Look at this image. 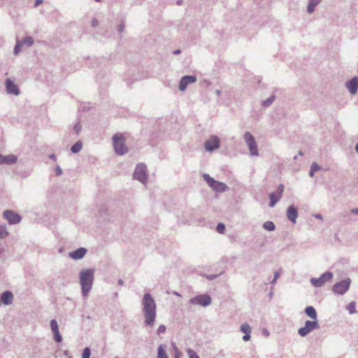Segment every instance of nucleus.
Listing matches in <instances>:
<instances>
[{
	"label": "nucleus",
	"instance_id": "f257e3e1",
	"mask_svg": "<svg viewBox=\"0 0 358 358\" xmlns=\"http://www.w3.org/2000/svg\"><path fill=\"white\" fill-rule=\"evenodd\" d=\"M143 313L145 317L144 324L153 327L156 319V303L150 293H145L142 300Z\"/></svg>",
	"mask_w": 358,
	"mask_h": 358
},
{
	"label": "nucleus",
	"instance_id": "f03ea898",
	"mask_svg": "<svg viewBox=\"0 0 358 358\" xmlns=\"http://www.w3.org/2000/svg\"><path fill=\"white\" fill-rule=\"evenodd\" d=\"M94 270L83 269L80 272V283L83 296L87 297L93 285Z\"/></svg>",
	"mask_w": 358,
	"mask_h": 358
},
{
	"label": "nucleus",
	"instance_id": "7ed1b4c3",
	"mask_svg": "<svg viewBox=\"0 0 358 358\" xmlns=\"http://www.w3.org/2000/svg\"><path fill=\"white\" fill-rule=\"evenodd\" d=\"M113 143L115 152L118 155H123L128 151L124 144V136L121 134H116L113 136Z\"/></svg>",
	"mask_w": 358,
	"mask_h": 358
},
{
	"label": "nucleus",
	"instance_id": "20e7f679",
	"mask_svg": "<svg viewBox=\"0 0 358 358\" xmlns=\"http://www.w3.org/2000/svg\"><path fill=\"white\" fill-rule=\"evenodd\" d=\"M351 282V279L348 278L335 283L332 287V292L338 295H343L348 291Z\"/></svg>",
	"mask_w": 358,
	"mask_h": 358
},
{
	"label": "nucleus",
	"instance_id": "39448f33",
	"mask_svg": "<svg viewBox=\"0 0 358 358\" xmlns=\"http://www.w3.org/2000/svg\"><path fill=\"white\" fill-rule=\"evenodd\" d=\"M244 140L249 148L250 155L251 156H258L259 152L257 145L255 137L249 131H246L244 134Z\"/></svg>",
	"mask_w": 358,
	"mask_h": 358
},
{
	"label": "nucleus",
	"instance_id": "423d86ee",
	"mask_svg": "<svg viewBox=\"0 0 358 358\" xmlns=\"http://www.w3.org/2000/svg\"><path fill=\"white\" fill-rule=\"evenodd\" d=\"M133 178L140 181L141 183H145L148 179L147 167L145 164L140 163L136 165Z\"/></svg>",
	"mask_w": 358,
	"mask_h": 358
},
{
	"label": "nucleus",
	"instance_id": "0eeeda50",
	"mask_svg": "<svg viewBox=\"0 0 358 358\" xmlns=\"http://www.w3.org/2000/svg\"><path fill=\"white\" fill-rule=\"evenodd\" d=\"M319 328L320 326L317 320H307L305 322L304 327L299 329L298 334L301 337H305L313 330L318 329Z\"/></svg>",
	"mask_w": 358,
	"mask_h": 358
},
{
	"label": "nucleus",
	"instance_id": "6e6552de",
	"mask_svg": "<svg viewBox=\"0 0 358 358\" xmlns=\"http://www.w3.org/2000/svg\"><path fill=\"white\" fill-rule=\"evenodd\" d=\"M333 278V273L331 271H327L322 274L319 278H312L310 282L315 287H321L323 285L330 281Z\"/></svg>",
	"mask_w": 358,
	"mask_h": 358
},
{
	"label": "nucleus",
	"instance_id": "1a4fd4ad",
	"mask_svg": "<svg viewBox=\"0 0 358 358\" xmlns=\"http://www.w3.org/2000/svg\"><path fill=\"white\" fill-rule=\"evenodd\" d=\"M220 146V140L218 136L212 135L204 143V148L208 152H213Z\"/></svg>",
	"mask_w": 358,
	"mask_h": 358
},
{
	"label": "nucleus",
	"instance_id": "9d476101",
	"mask_svg": "<svg viewBox=\"0 0 358 358\" xmlns=\"http://www.w3.org/2000/svg\"><path fill=\"white\" fill-rule=\"evenodd\" d=\"M189 302L193 305H200L206 307L210 304L211 298L208 294H201L190 299Z\"/></svg>",
	"mask_w": 358,
	"mask_h": 358
},
{
	"label": "nucleus",
	"instance_id": "9b49d317",
	"mask_svg": "<svg viewBox=\"0 0 358 358\" xmlns=\"http://www.w3.org/2000/svg\"><path fill=\"white\" fill-rule=\"evenodd\" d=\"M284 192V185L282 184H280L278 186L277 190L274 192H271L269 194V207L272 208L275 206V205L280 200L282 193Z\"/></svg>",
	"mask_w": 358,
	"mask_h": 358
},
{
	"label": "nucleus",
	"instance_id": "f8f14e48",
	"mask_svg": "<svg viewBox=\"0 0 358 358\" xmlns=\"http://www.w3.org/2000/svg\"><path fill=\"white\" fill-rule=\"evenodd\" d=\"M3 216L10 224H17L21 220V217L20 215L14 213L12 210H5L3 213Z\"/></svg>",
	"mask_w": 358,
	"mask_h": 358
},
{
	"label": "nucleus",
	"instance_id": "ddd939ff",
	"mask_svg": "<svg viewBox=\"0 0 358 358\" xmlns=\"http://www.w3.org/2000/svg\"><path fill=\"white\" fill-rule=\"evenodd\" d=\"M6 91L8 94L18 96L20 93L17 85H15L10 78L6 79L5 81Z\"/></svg>",
	"mask_w": 358,
	"mask_h": 358
},
{
	"label": "nucleus",
	"instance_id": "4468645a",
	"mask_svg": "<svg viewBox=\"0 0 358 358\" xmlns=\"http://www.w3.org/2000/svg\"><path fill=\"white\" fill-rule=\"evenodd\" d=\"M50 326L54 340L58 343H61L62 341V336L59 333L57 322L55 320H52L50 322Z\"/></svg>",
	"mask_w": 358,
	"mask_h": 358
},
{
	"label": "nucleus",
	"instance_id": "2eb2a0df",
	"mask_svg": "<svg viewBox=\"0 0 358 358\" xmlns=\"http://www.w3.org/2000/svg\"><path fill=\"white\" fill-rule=\"evenodd\" d=\"M196 81V78L194 76H185L179 83V90L185 91L189 84L194 83Z\"/></svg>",
	"mask_w": 358,
	"mask_h": 358
},
{
	"label": "nucleus",
	"instance_id": "dca6fc26",
	"mask_svg": "<svg viewBox=\"0 0 358 358\" xmlns=\"http://www.w3.org/2000/svg\"><path fill=\"white\" fill-rule=\"evenodd\" d=\"M287 219L292 223H296V218L298 217V209L294 205H291L288 207L286 213Z\"/></svg>",
	"mask_w": 358,
	"mask_h": 358
},
{
	"label": "nucleus",
	"instance_id": "f3484780",
	"mask_svg": "<svg viewBox=\"0 0 358 358\" xmlns=\"http://www.w3.org/2000/svg\"><path fill=\"white\" fill-rule=\"evenodd\" d=\"M346 87L352 94H355L358 90V77L355 76L345 83Z\"/></svg>",
	"mask_w": 358,
	"mask_h": 358
},
{
	"label": "nucleus",
	"instance_id": "a211bd4d",
	"mask_svg": "<svg viewBox=\"0 0 358 358\" xmlns=\"http://www.w3.org/2000/svg\"><path fill=\"white\" fill-rule=\"evenodd\" d=\"M87 253V250L85 248H80L69 253V257L73 259H80L84 257Z\"/></svg>",
	"mask_w": 358,
	"mask_h": 358
},
{
	"label": "nucleus",
	"instance_id": "6ab92c4d",
	"mask_svg": "<svg viewBox=\"0 0 358 358\" xmlns=\"http://www.w3.org/2000/svg\"><path fill=\"white\" fill-rule=\"evenodd\" d=\"M17 157L15 155H2L0 154V164H12L17 162Z\"/></svg>",
	"mask_w": 358,
	"mask_h": 358
},
{
	"label": "nucleus",
	"instance_id": "aec40b11",
	"mask_svg": "<svg viewBox=\"0 0 358 358\" xmlns=\"http://www.w3.org/2000/svg\"><path fill=\"white\" fill-rule=\"evenodd\" d=\"M1 302L6 305H10L13 301V294L10 291H5L1 294Z\"/></svg>",
	"mask_w": 358,
	"mask_h": 358
},
{
	"label": "nucleus",
	"instance_id": "412c9836",
	"mask_svg": "<svg viewBox=\"0 0 358 358\" xmlns=\"http://www.w3.org/2000/svg\"><path fill=\"white\" fill-rule=\"evenodd\" d=\"M212 189L217 192H224L228 189V187L225 183L217 181L213 186Z\"/></svg>",
	"mask_w": 358,
	"mask_h": 358
},
{
	"label": "nucleus",
	"instance_id": "4be33fe9",
	"mask_svg": "<svg viewBox=\"0 0 358 358\" xmlns=\"http://www.w3.org/2000/svg\"><path fill=\"white\" fill-rule=\"evenodd\" d=\"M167 346L166 345L161 344L158 346L157 348V358H169V356L166 353Z\"/></svg>",
	"mask_w": 358,
	"mask_h": 358
},
{
	"label": "nucleus",
	"instance_id": "5701e85b",
	"mask_svg": "<svg viewBox=\"0 0 358 358\" xmlns=\"http://www.w3.org/2000/svg\"><path fill=\"white\" fill-rule=\"evenodd\" d=\"M305 313L313 320H317V312L313 306H309L305 308Z\"/></svg>",
	"mask_w": 358,
	"mask_h": 358
},
{
	"label": "nucleus",
	"instance_id": "b1692460",
	"mask_svg": "<svg viewBox=\"0 0 358 358\" xmlns=\"http://www.w3.org/2000/svg\"><path fill=\"white\" fill-rule=\"evenodd\" d=\"M322 0H309L307 12L308 13H313L315 10V7L320 4Z\"/></svg>",
	"mask_w": 358,
	"mask_h": 358
},
{
	"label": "nucleus",
	"instance_id": "393cba45",
	"mask_svg": "<svg viewBox=\"0 0 358 358\" xmlns=\"http://www.w3.org/2000/svg\"><path fill=\"white\" fill-rule=\"evenodd\" d=\"M20 42L22 45H26L31 47L34 45V38L31 36H25Z\"/></svg>",
	"mask_w": 358,
	"mask_h": 358
},
{
	"label": "nucleus",
	"instance_id": "a878e982",
	"mask_svg": "<svg viewBox=\"0 0 358 358\" xmlns=\"http://www.w3.org/2000/svg\"><path fill=\"white\" fill-rule=\"evenodd\" d=\"M263 228L267 231H272L275 230V226L272 221H266L263 224Z\"/></svg>",
	"mask_w": 358,
	"mask_h": 358
},
{
	"label": "nucleus",
	"instance_id": "bb28decb",
	"mask_svg": "<svg viewBox=\"0 0 358 358\" xmlns=\"http://www.w3.org/2000/svg\"><path fill=\"white\" fill-rule=\"evenodd\" d=\"M275 99V96L274 95H271L269 98H268L265 100H263L262 102V105L264 107L267 108V107L270 106L274 102Z\"/></svg>",
	"mask_w": 358,
	"mask_h": 358
},
{
	"label": "nucleus",
	"instance_id": "cd10ccee",
	"mask_svg": "<svg viewBox=\"0 0 358 358\" xmlns=\"http://www.w3.org/2000/svg\"><path fill=\"white\" fill-rule=\"evenodd\" d=\"M203 178L204 180L208 183V185L212 188L214 184L215 183L216 180L211 178L208 174L204 173L203 175Z\"/></svg>",
	"mask_w": 358,
	"mask_h": 358
},
{
	"label": "nucleus",
	"instance_id": "c85d7f7f",
	"mask_svg": "<svg viewBox=\"0 0 358 358\" xmlns=\"http://www.w3.org/2000/svg\"><path fill=\"white\" fill-rule=\"evenodd\" d=\"M82 148V143L80 141H78L74 145H72V147L71 148V151L73 153H78L81 150Z\"/></svg>",
	"mask_w": 358,
	"mask_h": 358
},
{
	"label": "nucleus",
	"instance_id": "c756f323",
	"mask_svg": "<svg viewBox=\"0 0 358 358\" xmlns=\"http://www.w3.org/2000/svg\"><path fill=\"white\" fill-rule=\"evenodd\" d=\"M241 331L245 334H251V327L248 323H243L241 326Z\"/></svg>",
	"mask_w": 358,
	"mask_h": 358
},
{
	"label": "nucleus",
	"instance_id": "7c9ffc66",
	"mask_svg": "<svg viewBox=\"0 0 358 358\" xmlns=\"http://www.w3.org/2000/svg\"><path fill=\"white\" fill-rule=\"evenodd\" d=\"M22 46V45L19 39H17L16 40L15 45L14 49H13V54L15 55H17L19 54V52L21 50Z\"/></svg>",
	"mask_w": 358,
	"mask_h": 358
},
{
	"label": "nucleus",
	"instance_id": "2f4dec72",
	"mask_svg": "<svg viewBox=\"0 0 358 358\" xmlns=\"http://www.w3.org/2000/svg\"><path fill=\"white\" fill-rule=\"evenodd\" d=\"M187 353L189 358H199L196 352L191 348L187 349Z\"/></svg>",
	"mask_w": 358,
	"mask_h": 358
},
{
	"label": "nucleus",
	"instance_id": "473e14b6",
	"mask_svg": "<svg viewBox=\"0 0 358 358\" xmlns=\"http://www.w3.org/2000/svg\"><path fill=\"white\" fill-rule=\"evenodd\" d=\"M91 351L88 347L84 348L82 354V358H90Z\"/></svg>",
	"mask_w": 358,
	"mask_h": 358
},
{
	"label": "nucleus",
	"instance_id": "72a5a7b5",
	"mask_svg": "<svg viewBox=\"0 0 358 358\" xmlns=\"http://www.w3.org/2000/svg\"><path fill=\"white\" fill-rule=\"evenodd\" d=\"M8 231L6 230V227L0 226V238H3L8 235Z\"/></svg>",
	"mask_w": 358,
	"mask_h": 358
},
{
	"label": "nucleus",
	"instance_id": "f704fd0d",
	"mask_svg": "<svg viewBox=\"0 0 358 358\" xmlns=\"http://www.w3.org/2000/svg\"><path fill=\"white\" fill-rule=\"evenodd\" d=\"M348 310L350 314H353L355 313V303L354 301L351 302L348 306Z\"/></svg>",
	"mask_w": 358,
	"mask_h": 358
},
{
	"label": "nucleus",
	"instance_id": "c9c22d12",
	"mask_svg": "<svg viewBox=\"0 0 358 358\" xmlns=\"http://www.w3.org/2000/svg\"><path fill=\"white\" fill-rule=\"evenodd\" d=\"M225 229V225L222 223H219L217 225V232H219L220 234H223L224 233V231Z\"/></svg>",
	"mask_w": 358,
	"mask_h": 358
},
{
	"label": "nucleus",
	"instance_id": "e433bc0d",
	"mask_svg": "<svg viewBox=\"0 0 358 358\" xmlns=\"http://www.w3.org/2000/svg\"><path fill=\"white\" fill-rule=\"evenodd\" d=\"M310 169H313V171H314L315 172H316V171L321 170L322 167L319 164H317L316 162H313L311 164Z\"/></svg>",
	"mask_w": 358,
	"mask_h": 358
},
{
	"label": "nucleus",
	"instance_id": "4c0bfd02",
	"mask_svg": "<svg viewBox=\"0 0 358 358\" xmlns=\"http://www.w3.org/2000/svg\"><path fill=\"white\" fill-rule=\"evenodd\" d=\"M166 326L164 324H161L158 327L157 332L158 334H164L166 331Z\"/></svg>",
	"mask_w": 358,
	"mask_h": 358
},
{
	"label": "nucleus",
	"instance_id": "58836bf2",
	"mask_svg": "<svg viewBox=\"0 0 358 358\" xmlns=\"http://www.w3.org/2000/svg\"><path fill=\"white\" fill-rule=\"evenodd\" d=\"M280 272L279 271H275L274 273V278L273 279L271 280V284L272 285H275V282L276 280L278 279V278L280 277Z\"/></svg>",
	"mask_w": 358,
	"mask_h": 358
},
{
	"label": "nucleus",
	"instance_id": "ea45409f",
	"mask_svg": "<svg viewBox=\"0 0 358 358\" xmlns=\"http://www.w3.org/2000/svg\"><path fill=\"white\" fill-rule=\"evenodd\" d=\"M81 128H82L81 124L79 122L76 124V125L73 127L74 131H76V134H79V132L81 130Z\"/></svg>",
	"mask_w": 358,
	"mask_h": 358
},
{
	"label": "nucleus",
	"instance_id": "a19ab883",
	"mask_svg": "<svg viewBox=\"0 0 358 358\" xmlns=\"http://www.w3.org/2000/svg\"><path fill=\"white\" fill-rule=\"evenodd\" d=\"M55 173L57 176H61L62 174V170L59 166H56Z\"/></svg>",
	"mask_w": 358,
	"mask_h": 358
},
{
	"label": "nucleus",
	"instance_id": "79ce46f5",
	"mask_svg": "<svg viewBox=\"0 0 358 358\" xmlns=\"http://www.w3.org/2000/svg\"><path fill=\"white\" fill-rule=\"evenodd\" d=\"M98 25H99V21H98V20H96V18H94V19L92 20V26L93 27H96Z\"/></svg>",
	"mask_w": 358,
	"mask_h": 358
},
{
	"label": "nucleus",
	"instance_id": "37998d69",
	"mask_svg": "<svg viewBox=\"0 0 358 358\" xmlns=\"http://www.w3.org/2000/svg\"><path fill=\"white\" fill-rule=\"evenodd\" d=\"M251 336H250V334H245L243 336V340L244 341H248L250 339Z\"/></svg>",
	"mask_w": 358,
	"mask_h": 358
},
{
	"label": "nucleus",
	"instance_id": "c03bdc74",
	"mask_svg": "<svg viewBox=\"0 0 358 358\" xmlns=\"http://www.w3.org/2000/svg\"><path fill=\"white\" fill-rule=\"evenodd\" d=\"M217 276H218V275H207V278L209 280H215Z\"/></svg>",
	"mask_w": 358,
	"mask_h": 358
},
{
	"label": "nucleus",
	"instance_id": "a18cd8bd",
	"mask_svg": "<svg viewBox=\"0 0 358 358\" xmlns=\"http://www.w3.org/2000/svg\"><path fill=\"white\" fill-rule=\"evenodd\" d=\"M124 29V25L122 23L119 24V26H118V31H119L120 33L122 32Z\"/></svg>",
	"mask_w": 358,
	"mask_h": 358
},
{
	"label": "nucleus",
	"instance_id": "49530a36",
	"mask_svg": "<svg viewBox=\"0 0 358 358\" xmlns=\"http://www.w3.org/2000/svg\"><path fill=\"white\" fill-rule=\"evenodd\" d=\"M173 348L176 351V355H175L174 358H179V353H178V348L175 345L173 346Z\"/></svg>",
	"mask_w": 358,
	"mask_h": 358
},
{
	"label": "nucleus",
	"instance_id": "de8ad7c7",
	"mask_svg": "<svg viewBox=\"0 0 358 358\" xmlns=\"http://www.w3.org/2000/svg\"><path fill=\"white\" fill-rule=\"evenodd\" d=\"M313 216L317 218V219H319V220H322V215L321 214H319V213H317V214H314Z\"/></svg>",
	"mask_w": 358,
	"mask_h": 358
},
{
	"label": "nucleus",
	"instance_id": "09e8293b",
	"mask_svg": "<svg viewBox=\"0 0 358 358\" xmlns=\"http://www.w3.org/2000/svg\"><path fill=\"white\" fill-rule=\"evenodd\" d=\"M43 2V0H36L35 1V6H39L41 3H42Z\"/></svg>",
	"mask_w": 358,
	"mask_h": 358
},
{
	"label": "nucleus",
	"instance_id": "8fccbe9b",
	"mask_svg": "<svg viewBox=\"0 0 358 358\" xmlns=\"http://www.w3.org/2000/svg\"><path fill=\"white\" fill-rule=\"evenodd\" d=\"M351 213H354V214H358V208H352V209L351 210Z\"/></svg>",
	"mask_w": 358,
	"mask_h": 358
},
{
	"label": "nucleus",
	"instance_id": "3c124183",
	"mask_svg": "<svg viewBox=\"0 0 358 358\" xmlns=\"http://www.w3.org/2000/svg\"><path fill=\"white\" fill-rule=\"evenodd\" d=\"M314 173H315V171H313V169H310V171H309V176L310 177L313 178L314 176Z\"/></svg>",
	"mask_w": 358,
	"mask_h": 358
},
{
	"label": "nucleus",
	"instance_id": "603ef678",
	"mask_svg": "<svg viewBox=\"0 0 358 358\" xmlns=\"http://www.w3.org/2000/svg\"><path fill=\"white\" fill-rule=\"evenodd\" d=\"M263 334H264V335L265 336H269V333H268V330H266V329H264V330L263 331Z\"/></svg>",
	"mask_w": 358,
	"mask_h": 358
},
{
	"label": "nucleus",
	"instance_id": "864d4df0",
	"mask_svg": "<svg viewBox=\"0 0 358 358\" xmlns=\"http://www.w3.org/2000/svg\"><path fill=\"white\" fill-rule=\"evenodd\" d=\"M50 158L53 159V160H55L56 159V155L55 154H51L50 155Z\"/></svg>",
	"mask_w": 358,
	"mask_h": 358
},
{
	"label": "nucleus",
	"instance_id": "5fc2aeb1",
	"mask_svg": "<svg viewBox=\"0 0 358 358\" xmlns=\"http://www.w3.org/2000/svg\"><path fill=\"white\" fill-rule=\"evenodd\" d=\"M181 51L180 50H176L173 51L174 55H179L180 54Z\"/></svg>",
	"mask_w": 358,
	"mask_h": 358
},
{
	"label": "nucleus",
	"instance_id": "6e6d98bb",
	"mask_svg": "<svg viewBox=\"0 0 358 358\" xmlns=\"http://www.w3.org/2000/svg\"><path fill=\"white\" fill-rule=\"evenodd\" d=\"M215 94L219 96L220 94H221V90H215Z\"/></svg>",
	"mask_w": 358,
	"mask_h": 358
},
{
	"label": "nucleus",
	"instance_id": "4d7b16f0",
	"mask_svg": "<svg viewBox=\"0 0 358 358\" xmlns=\"http://www.w3.org/2000/svg\"><path fill=\"white\" fill-rule=\"evenodd\" d=\"M118 284L120 285H123V280L122 279H120L118 280Z\"/></svg>",
	"mask_w": 358,
	"mask_h": 358
},
{
	"label": "nucleus",
	"instance_id": "13d9d810",
	"mask_svg": "<svg viewBox=\"0 0 358 358\" xmlns=\"http://www.w3.org/2000/svg\"><path fill=\"white\" fill-rule=\"evenodd\" d=\"M355 151L358 153V143L355 145Z\"/></svg>",
	"mask_w": 358,
	"mask_h": 358
},
{
	"label": "nucleus",
	"instance_id": "bf43d9fd",
	"mask_svg": "<svg viewBox=\"0 0 358 358\" xmlns=\"http://www.w3.org/2000/svg\"><path fill=\"white\" fill-rule=\"evenodd\" d=\"M64 355L68 356L69 355V352L67 350H65L64 352Z\"/></svg>",
	"mask_w": 358,
	"mask_h": 358
},
{
	"label": "nucleus",
	"instance_id": "052dcab7",
	"mask_svg": "<svg viewBox=\"0 0 358 358\" xmlns=\"http://www.w3.org/2000/svg\"><path fill=\"white\" fill-rule=\"evenodd\" d=\"M177 3H178V5H181V4H182V0H178V1H177Z\"/></svg>",
	"mask_w": 358,
	"mask_h": 358
},
{
	"label": "nucleus",
	"instance_id": "680f3d73",
	"mask_svg": "<svg viewBox=\"0 0 358 358\" xmlns=\"http://www.w3.org/2000/svg\"><path fill=\"white\" fill-rule=\"evenodd\" d=\"M173 294H174V295H176V296H180V294L179 293L176 292H175L173 293Z\"/></svg>",
	"mask_w": 358,
	"mask_h": 358
},
{
	"label": "nucleus",
	"instance_id": "e2e57ef3",
	"mask_svg": "<svg viewBox=\"0 0 358 358\" xmlns=\"http://www.w3.org/2000/svg\"><path fill=\"white\" fill-rule=\"evenodd\" d=\"M299 155H301V156H302V155H303V152H302V151H299Z\"/></svg>",
	"mask_w": 358,
	"mask_h": 358
},
{
	"label": "nucleus",
	"instance_id": "0e129e2a",
	"mask_svg": "<svg viewBox=\"0 0 358 358\" xmlns=\"http://www.w3.org/2000/svg\"><path fill=\"white\" fill-rule=\"evenodd\" d=\"M269 296H270V297H272V296H273V292H270V294H269Z\"/></svg>",
	"mask_w": 358,
	"mask_h": 358
},
{
	"label": "nucleus",
	"instance_id": "69168bd1",
	"mask_svg": "<svg viewBox=\"0 0 358 358\" xmlns=\"http://www.w3.org/2000/svg\"><path fill=\"white\" fill-rule=\"evenodd\" d=\"M96 1H99L100 0H95Z\"/></svg>",
	"mask_w": 358,
	"mask_h": 358
},
{
	"label": "nucleus",
	"instance_id": "338daca9",
	"mask_svg": "<svg viewBox=\"0 0 358 358\" xmlns=\"http://www.w3.org/2000/svg\"><path fill=\"white\" fill-rule=\"evenodd\" d=\"M69 358H71V357H69Z\"/></svg>",
	"mask_w": 358,
	"mask_h": 358
}]
</instances>
